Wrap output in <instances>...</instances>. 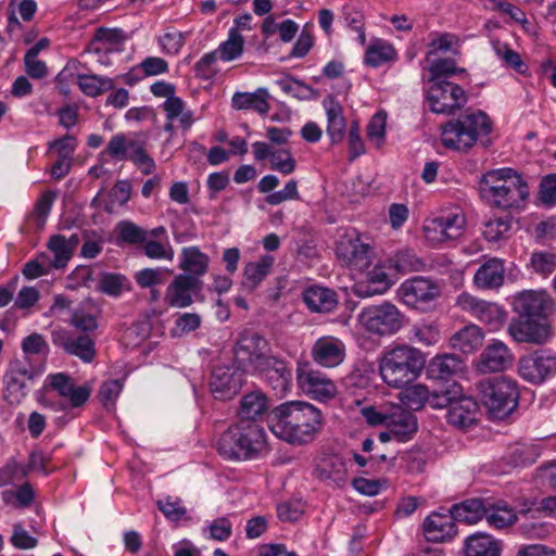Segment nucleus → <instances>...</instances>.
<instances>
[{
    "mask_svg": "<svg viewBox=\"0 0 556 556\" xmlns=\"http://www.w3.org/2000/svg\"><path fill=\"white\" fill-rule=\"evenodd\" d=\"M270 430L279 439L295 445L312 442L324 427L323 412L305 401H288L270 413Z\"/></svg>",
    "mask_w": 556,
    "mask_h": 556,
    "instance_id": "f257e3e1",
    "label": "nucleus"
},
{
    "mask_svg": "<svg viewBox=\"0 0 556 556\" xmlns=\"http://www.w3.org/2000/svg\"><path fill=\"white\" fill-rule=\"evenodd\" d=\"M480 198L491 207L519 208L529 197V186L513 168L491 169L483 174L478 186Z\"/></svg>",
    "mask_w": 556,
    "mask_h": 556,
    "instance_id": "f03ea898",
    "label": "nucleus"
},
{
    "mask_svg": "<svg viewBox=\"0 0 556 556\" xmlns=\"http://www.w3.org/2000/svg\"><path fill=\"white\" fill-rule=\"evenodd\" d=\"M215 447L228 460L257 458L267 448L266 432L254 420L239 419L220 434Z\"/></svg>",
    "mask_w": 556,
    "mask_h": 556,
    "instance_id": "7ed1b4c3",
    "label": "nucleus"
},
{
    "mask_svg": "<svg viewBox=\"0 0 556 556\" xmlns=\"http://www.w3.org/2000/svg\"><path fill=\"white\" fill-rule=\"evenodd\" d=\"M425 365V354L403 343L383 352L379 362V372L389 387L402 389L418 378Z\"/></svg>",
    "mask_w": 556,
    "mask_h": 556,
    "instance_id": "20e7f679",
    "label": "nucleus"
},
{
    "mask_svg": "<svg viewBox=\"0 0 556 556\" xmlns=\"http://www.w3.org/2000/svg\"><path fill=\"white\" fill-rule=\"evenodd\" d=\"M492 130L490 117L482 111L465 114L441 126L442 144L459 152H466Z\"/></svg>",
    "mask_w": 556,
    "mask_h": 556,
    "instance_id": "39448f33",
    "label": "nucleus"
},
{
    "mask_svg": "<svg viewBox=\"0 0 556 556\" xmlns=\"http://www.w3.org/2000/svg\"><path fill=\"white\" fill-rule=\"evenodd\" d=\"M482 405L490 418L504 419L517 407L519 391L516 381L501 376L485 378L477 383Z\"/></svg>",
    "mask_w": 556,
    "mask_h": 556,
    "instance_id": "423d86ee",
    "label": "nucleus"
},
{
    "mask_svg": "<svg viewBox=\"0 0 556 556\" xmlns=\"http://www.w3.org/2000/svg\"><path fill=\"white\" fill-rule=\"evenodd\" d=\"M268 340L253 329L240 331L232 345V361L242 374L256 375L271 355Z\"/></svg>",
    "mask_w": 556,
    "mask_h": 556,
    "instance_id": "0eeeda50",
    "label": "nucleus"
},
{
    "mask_svg": "<svg viewBox=\"0 0 556 556\" xmlns=\"http://www.w3.org/2000/svg\"><path fill=\"white\" fill-rule=\"evenodd\" d=\"M358 318L367 332L379 337L395 334L405 324V315L390 302L363 308Z\"/></svg>",
    "mask_w": 556,
    "mask_h": 556,
    "instance_id": "6e6552de",
    "label": "nucleus"
},
{
    "mask_svg": "<svg viewBox=\"0 0 556 556\" xmlns=\"http://www.w3.org/2000/svg\"><path fill=\"white\" fill-rule=\"evenodd\" d=\"M101 154H108L115 161H130L143 175H150L156 168L154 160L147 152L146 141L128 138L123 132L112 136Z\"/></svg>",
    "mask_w": 556,
    "mask_h": 556,
    "instance_id": "1a4fd4ad",
    "label": "nucleus"
},
{
    "mask_svg": "<svg viewBox=\"0 0 556 556\" xmlns=\"http://www.w3.org/2000/svg\"><path fill=\"white\" fill-rule=\"evenodd\" d=\"M426 99L431 112L445 115H454L468 100L465 90L448 80H429Z\"/></svg>",
    "mask_w": 556,
    "mask_h": 556,
    "instance_id": "9d476101",
    "label": "nucleus"
},
{
    "mask_svg": "<svg viewBox=\"0 0 556 556\" xmlns=\"http://www.w3.org/2000/svg\"><path fill=\"white\" fill-rule=\"evenodd\" d=\"M50 336L52 344L66 355L77 357L87 364L96 358V340L91 334L56 326L51 329Z\"/></svg>",
    "mask_w": 556,
    "mask_h": 556,
    "instance_id": "9b49d317",
    "label": "nucleus"
},
{
    "mask_svg": "<svg viewBox=\"0 0 556 556\" xmlns=\"http://www.w3.org/2000/svg\"><path fill=\"white\" fill-rule=\"evenodd\" d=\"M397 295L406 306L427 311L440 298L441 286L430 278L416 276L401 283Z\"/></svg>",
    "mask_w": 556,
    "mask_h": 556,
    "instance_id": "f8f14e48",
    "label": "nucleus"
},
{
    "mask_svg": "<svg viewBox=\"0 0 556 556\" xmlns=\"http://www.w3.org/2000/svg\"><path fill=\"white\" fill-rule=\"evenodd\" d=\"M518 374L527 382L542 384L556 375V354L540 349L522 355L518 361Z\"/></svg>",
    "mask_w": 556,
    "mask_h": 556,
    "instance_id": "ddd939ff",
    "label": "nucleus"
},
{
    "mask_svg": "<svg viewBox=\"0 0 556 556\" xmlns=\"http://www.w3.org/2000/svg\"><path fill=\"white\" fill-rule=\"evenodd\" d=\"M371 254L370 244L365 242L363 236L355 229L340 236L336 244L338 260L343 265L355 269L368 268L371 264Z\"/></svg>",
    "mask_w": 556,
    "mask_h": 556,
    "instance_id": "4468645a",
    "label": "nucleus"
},
{
    "mask_svg": "<svg viewBox=\"0 0 556 556\" xmlns=\"http://www.w3.org/2000/svg\"><path fill=\"white\" fill-rule=\"evenodd\" d=\"M466 218L463 213L450 212L427 218L422 231L427 242L433 247L456 240L463 236Z\"/></svg>",
    "mask_w": 556,
    "mask_h": 556,
    "instance_id": "2eb2a0df",
    "label": "nucleus"
},
{
    "mask_svg": "<svg viewBox=\"0 0 556 556\" xmlns=\"http://www.w3.org/2000/svg\"><path fill=\"white\" fill-rule=\"evenodd\" d=\"M511 305L518 317L546 321L554 311L555 301L544 290H525L514 296Z\"/></svg>",
    "mask_w": 556,
    "mask_h": 556,
    "instance_id": "dca6fc26",
    "label": "nucleus"
},
{
    "mask_svg": "<svg viewBox=\"0 0 556 556\" xmlns=\"http://www.w3.org/2000/svg\"><path fill=\"white\" fill-rule=\"evenodd\" d=\"M42 370L31 367L21 359L10 362L4 374V397L10 404H18L28 392L27 381H33Z\"/></svg>",
    "mask_w": 556,
    "mask_h": 556,
    "instance_id": "f3484780",
    "label": "nucleus"
},
{
    "mask_svg": "<svg viewBox=\"0 0 556 556\" xmlns=\"http://www.w3.org/2000/svg\"><path fill=\"white\" fill-rule=\"evenodd\" d=\"M296 382L299 388L309 399L326 403L336 397V383L324 372L313 368H298Z\"/></svg>",
    "mask_w": 556,
    "mask_h": 556,
    "instance_id": "a211bd4d",
    "label": "nucleus"
},
{
    "mask_svg": "<svg viewBox=\"0 0 556 556\" xmlns=\"http://www.w3.org/2000/svg\"><path fill=\"white\" fill-rule=\"evenodd\" d=\"M507 332L517 343L543 345L551 338V327L546 321L518 316L510 321Z\"/></svg>",
    "mask_w": 556,
    "mask_h": 556,
    "instance_id": "6ab92c4d",
    "label": "nucleus"
},
{
    "mask_svg": "<svg viewBox=\"0 0 556 556\" xmlns=\"http://www.w3.org/2000/svg\"><path fill=\"white\" fill-rule=\"evenodd\" d=\"M256 375L265 378L268 386L279 396L286 395L292 386V368L290 364L280 356L271 354Z\"/></svg>",
    "mask_w": 556,
    "mask_h": 556,
    "instance_id": "aec40b11",
    "label": "nucleus"
},
{
    "mask_svg": "<svg viewBox=\"0 0 556 556\" xmlns=\"http://www.w3.org/2000/svg\"><path fill=\"white\" fill-rule=\"evenodd\" d=\"M203 282L195 276L179 274L167 286L164 301L168 306L184 308L192 304V294L202 290Z\"/></svg>",
    "mask_w": 556,
    "mask_h": 556,
    "instance_id": "412c9836",
    "label": "nucleus"
},
{
    "mask_svg": "<svg viewBox=\"0 0 556 556\" xmlns=\"http://www.w3.org/2000/svg\"><path fill=\"white\" fill-rule=\"evenodd\" d=\"M311 356L312 359L321 367H337L345 358V344L337 337H321L313 344Z\"/></svg>",
    "mask_w": 556,
    "mask_h": 556,
    "instance_id": "4be33fe9",
    "label": "nucleus"
},
{
    "mask_svg": "<svg viewBox=\"0 0 556 556\" xmlns=\"http://www.w3.org/2000/svg\"><path fill=\"white\" fill-rule=\"evenodd\" d=\"M208 386L215 399H231L242 386V374L229 366H216L212 370Z\"/></svg>",
    "mask_w": 556,
    "mask_h": 556,
    "instance_id": "5701e85b",
    "label": "nucleus"
},
{
    "mask_svg": "<svg viewBox=\"0 0 556 556\" xmlns=\"http://www.w3.org/2000/svg\"><path fill=\"white\" fill-rule=\"evenodd\" d=\"M456 521L452 509L445 513H432L422 525L425 538L434 543L452 540L457 534Z\"/></svg>",
    "mask_w": 556,
    "mask_h": 556,
    "instance_id": "b1692460",
    "label": "nucleus"
},
{
    "mask_svg": "<svg viewBox=\"0 0 556 556\" xmlns=\"http://www.w3.org/2000/svg\"><path fill=\"white\" fill-rule=\"evenodd\" d=\"M386 428L393 432V438L399 442H405L417 431L415 415L401 405L388 406Z\"/></svg>",
    "mask_w": 556,
    "mask_h": 556,
    "instance_id": "393cba45",
    "label": "nucleus"
},
{
    "mask_svg": "<svg viewBox=\"0 0 556 556\" xmlns=\"http://www.w3.org/2000/svg\"><path fill=\"white\" fill-rule=\"evenodd\" d=\"M314 476L328 484L342 486L346 481V464L342 456L329 454L320 457L314 468Z\"/></svg>",
    "mask_w": 556,
    "mask_h": 556,
    "instance_id": "a878e982",
    "label": "nucleus"
},
{
    "mask_svg": "<svg viewBox=\"0 0 556 556\" xmlns=\"http://www.w3.org/2000/svg\"><path fill=\"white\" fill-rule=\"evenodd\" d=\"M514 354L508 346L500 341L492 340L480 355V369L482 371H503L511 366Z\"/></svg>",
    "mask_w": 556,
    "mask_h": 556,
    "instance_id": "bb28decb",
    "label": "nucleus"
},
{
    "mask_svg": "<svg viewBox=\"0 0 556 556\" xmlns=\"http://www.w3.org/2000/svg\"><path fill=\"white\" fill-rule=\"evenodd\" d=\"M480 407L476 400L471 396L460 395L454 402L452 409L447 410V422L458 429H468L476 425L479 420Z\"/></svg>",
    "mask_w": 556,
    "mask_h": 556,
    "instance_id": "cd10ccee",
    "label": "nucleus"
},
{
    "mask_svg": "<svg viewBox=\"0 0 556 556\" xmlns=\"http://www.w3.org/2000/svg\"><path fill=\"white\" fill-rule=\"evenodd\" d=\"M505 280V262L498 257L485 260L473 276L478 289L491 290L503 286Z\"/></svg>",
    "mask_w": 556,
    "mask_h": 556,
    "instance_id": "c85d7f7f",
    "label": "nucleus"
},
{
    "mask_svg": "<svg viewBox=\"0 0 556 556\" xmlns=\"http://www.w3.org/2000/svg\"><path fill=\"white\" fill-rule=\"evenodd\" d=\"M323 106L327 116V134L332 144L341 142L346 132V119L343 108L339 101L329 94L323 100Z\"/></svg>",
    "mask_w": 556,
    "mask_h": 556,
    "instance_id": "c756f323",
    "label": "nucleus"
},
{
    "mask_svg": "<svg viewBox=\"0 0 556 556\" xmlns=\"http://www.w3.org/2000/svg\"><path fill=\"white\" fill-rule=\"evenodd\" d=\"M303 301L312 312L330 313L338 305V294L326 287L311 286L305 289Z\"/></svg>",
    "mask_w": 556,
    "mask_h": 556,
    "instance_id": "7c9ffc66",
    "label": "nucleus"
},
{
    "mask_svg": "<svg viewBox=\"0 0 556 556\" xmlns=\"http://www.w3.org/2000/svg\"><path fill=\"white\" fill-rule=\"evenodd\" d=\"M269 409V401L264 392L255 390L247 393L240 401L239 419L257 422Z\"/></svg>",
    "mask_w": 556,
    "mask_h": 556,
    "instance_id": "2f4dec72",
    "label": "nucleus"
},
{
    "mask_svg": "<svg viewBox=\"0 0 556 556\" xmlns=\"http://www.w3.org/2000/svg\"><path fill=\"white\" fill-rule=\"evenodd\" d=\"M501 552V542L486 533L477 532L465 540V556H500Z\"/></svg>",
    "mask_w": 556,
    "mask_h": 556,
    "instance_id": "473e14b6",
    "label": "nucleus"
},
{
    "mask_svg": "<svg viewBox=\"0 0 556 556\" xmlns=\"http://www.w3.org/2000/svg\"><path fill=\"white\" fill-rule=\"evenodd\" d=\"M463 369V361L455 354L434 356L428 367V377L434 380H448Z\"/></svg>",
    "mask_w": 556,
    "mask_h": 556,
    "instance_id": "72a5a7b5",
    "label": "nucleus"
},
{
    "mask_svg": "<svg viewBox=\"0 0 556 556\" xmlns=\"http://www.w3.org/2000/svg\"><path fill=\"white\" fill-rule=\"evenodd\" d=\"M100 311L90 300L83 302L72 313L70 324L79 332L88 333L96 331L99 327Z\"/></svg>",
    "mask_w": 556,
    "mask_h": 556,
    "instance_id": "f704fd0d",
    "label": "nucleus"
},
{
    "mask_svg": "<svg viewBox=\"0 0 556 556\" xmlns=\"http://www.w3.org/2000/svg\"><path fill=\"white\" fill-rule=\"evenodd\" d=\"M269 93L265 88H258L254 92H236L231 99L235 110H253L260 114H267L270 106Z\"/></svg>",
    "mask_w": 556,
    "mask_h": 556,
    "instance_id": "c9c22d12",
    "label": "nucleus"
},
{
    "mask_svg": "<svg viewBox=\"0 0 556 556\" xmlns=\"http://www.w3.org/2000/svg\"><path fill=\"white\" fill-rule=\"evenodd\" d=\"M274 263L275 257L268 254L262 255L256 262L248 263L243 270V287L250 291L255 290L269 275Z\"/></svg>",
    "mask_w": 556,
    "mask_h": 556,
    "instance_id": "e433bc0d",
    "label": "nucleus"
},
{
    "mask_svg": "<svg viewBox=\"0 0 556 556\" xmlns=\"http://www.w3.org/2000/svg\"><path fill=\"white\" fill-rule=\"evenodd\" d=\"M208 256L198 247L184 248L179 267L187 276H195L200 279L208 269Z\"/></svg>",
    "mask_w": 556,
    "mask_h": 556,
    "instance_id": "4c0bfd02",
    "label": "nucleus"
},
{
    "mask_svg": "<svg viewBox=\"0 0 556 556\" xmlns=\"http://www.w3.org/2000/svg\"><path fill=\"white\" fill-rule=\"evenodd\" d=\"M483 332L476 325H469L457 331L451 338V345L465 354H470L482 346Z\"/></svg>",
    "mask_w": 556,
    "mask_h": 556,
    "instance_id": "58836bf2",
    "label": "nucleus"
},
{
    "mask_svg": "<svg viewBox=\"0 0 556 556\" xmlns=\"http://www.w3.org/2000/svg\"><path fill=\"white\" fill-rule=\"evenodd\" d=\"M457 521L473 525L485 518L486 503L480 498H470L452 506Z\"/></svg>",
    "mask_w": 556,
    "mask_h": 556,
    "instance_id": "ea45409f",
    "label": "nucleus"
},
{
    "mask_svg": "<svg viewBox=\"0 0 556 556\" xmlns=\"http://www.w3.org/2000/svg\"><path fill=\"white\" fill-rule=\"evenodd\" d=\"M485 519L488 523L496 529H504L517 520L515 510L504 501L486 503Z\"/></svg>",
    "mask_w": 556,
    "mask_h": 556,
    "instance_id": "a19ab883",
    "label": "nucleus"
},
{
    "mask_svg": "<svg viewBox=\"0 0 556 556\" xmlns=\"http://www.w3.org/2000/svg\"><path fill=\"white\" fill-rule=\"evenodd\" d=\"M77 84L84 94L92 98L99 97L114 88L112 78L96 74H78Z\"/></svg>",
    "mask_w": 556,
    "mask_h": 556,
    "instance_id": "79ce46f5",
    "label": "nucleus"
},
{
    "mask_svg": "<svg viewBox=\"0 0 556 556\" xmlns=\"http://www.w3.org/2000/svg\"><path fill=\"white\" fill-rule=\"evenodd\" d=\"M396 59V52L392 45L378 40L371 43L365 52L364 62L370 67H379Z\"/></svg>",
    "mask_w": 556,
    "mask_h": 556,
    "instance_id": "37998d69",
    "label": "nucleus"
},
{
    "mask_svg": "<svg viewBox=\"0 0 556 556\" xmlns=\"http://www.w3.org/2000/svg\"><path fill=\"white\" fill-rule=\"evenodd\" d=\"M117 232L115 242L123 244H141L148 239L149 232L130 220H121L115 226Z\"/></svg>",
    "mask_w": 556,
    "mask_h": 556,
    "instance_id": "c03bdc74",
    "label": "nucleus"
},
{
    "mask_svg": "<svg viewBox=\"0 0 556 556\" xmlns=\"http://www.w3.org/2000/svg\"><path fill=\"white\" fill-rule=\"evenodd\" d=\"M463 394V389L458 383H452L444 390L430 391L428 405L433 409L447 408L452 409L454 402H456Z\"/></svg>",
    "mask_w": 556,
    "mask_h": 556,
    "instance_id": "a18cd8bd",
    "label": "nucleus"
},
{
    "mask_svg": "<svg viewBox=\"0 0 556 556\" xmlns=\"http://www.w3.org/2000/svg\"><path fill=\"white\" fill-rule=\"evenodd\" d=\"M390 263L399 273L420 271L425 268V262L412 249L396 251L390 257Z\"/></svg>",
    "mask_w": 556,
    "mask_h": 556,
    "instance_id": "49530a36",
    "label": "nucleus"
},
{
    "mask_svg": "<svg viewBox=\"0 0 556 556\" xmlns=\"http://www.w3.org/2000/svg\"><path fill=\"white\" fill-rule=\"evenodd\" d=\"M511 217H491L484 223L483 237L489 242H497L508 238L511 229Z\"/></svg>",
    "mask_w": 556,
    "mask_h": 556,
    "instance_id": "de8ad7c7",
    "label": "nucleus"
},
{
    "mask_svg": "<svg viewBox=\"0 0 556 556\" xmlns=\"http://www.w3.org/2000/svg\"><path fill=\"white\" fill-rule=\"evenodd\" d=\"M244 48V38L236 28H230L228 39L218 47L219 58L225 61H233L242 55Z\"/></svg>",
    "mask_w": 556,
    "mask_h": 556,
    "instance_id": "09e8293b",
    "label": "nucleus"
},
{
    "mask_svg": "<svg viewBox=\"0 0 556 556\" xmlns=\"http://www.w3.org/2000/svg\"><path fill=\"white\" fill-rule=\"evenodd\" d=\"M172 274L173 271L165 267L143 268L135 274L134 279L140 288L147 289L165 283Z\"/></svg>",
    "mask_w": 556,
    "mask_h": 556,
    "instance_id": "8fccbe9b",
    "label": "nucleus"
},
{
    "mask_svg": "<svg viewBox=\"0 0 556 556\" xmlns=\"http://www.w3.org/2000/svg\"><path fill=\"white\" fill-rule=\"evenodd\" d=\"M49 250L53 253V260L51 265L54 268H63L67 265L72 258L71 247L68 245L66 238L62 235H54L48 242Z\"/></svg>",
    "mask_w": 556,
    "mask_h": 556,
    "instance_id": "3c124183",
    "label": "nucleus"
},
{
    "mask_svg": "<svg viewBox=\"0 0 556 556\" xmlns=\"http://www.w3.org/2000/svg\"><path fill=\"white\" fill-rule=\"evenodd\" d=\"M131 195V185L128 180H118L109 193V202L104 206L106 213H113L116 205L123 206Z\"/></svg>",
    "mask_w": 556,
    "mask_h": 556,
    "instance_id": "603ef678",
    "label": "nucleus"
},
{
    "mask_svg": "<svg viewBox=\"0 0 556 556\" xmlns=\"http://www.w3.org/2000/svg\"><path fill=\"white\" fill-rule=\"evenodd\" d=\"M532 270L546 278L556 269V254L549 252H533L530 258Z\"/></svg>",
    "mask_w": 556,
    "mask_h": 556,
    "instance_id": "864d4df0",
    "label": "nucleus"
},
{
    "mask_svg": "<svg viewBox=\"0 0 556 556\" xmlns=\"http://www.w3.org/2000/svg\"><path fill=\"white\" fill-rule=\"evenodd\" d=\"M476 317L495 330L503 325L506 312L495 303L485 302Z\"/></svg>",
    "mask_w": 556,
    "mask_h": 556,
    "instance_id": "5fc2aeb1",
    "label": "nucleus"
},
{
    "mask_svg": "<svg viewBox=\"0 0 556 556\" xmlns=\"http://www.w3.org/2000/svg\"><path fill=\"white\" fill-rule=\"evenodd\" d=\"M430 81L447 80L446 76L465 73V68H458L453 59H439L430 67Z\"/></svg>",
    "mask_w": 556,
    "mask_h": 556,
    "instance_id": "6e6d98bb",
    "label": "nucleus"
},
{
    "mask_svg": "<svg viewBox=\"0 0 556 556\" xmlns=\"http://www.w3.org/2000/svg\"><path fill=\"white\" fill-rule=\"evenodd\" d=\"M125 281L126 277L122 274L104 273L99 280L98 290L106 295L117 298L123 293Z\"/></svg>",
    "mask_w": 556,
    "mask_h": 556,
    "instance_id": "4d7b16f0",
    "label": "nucleus"
},
{
    "mask_svg": "<svg viewBox=\"0 0 556 556\" xmlns=\"http://www.w3.org/2000/svg\"><path fill=\"white\" fill-rule=\"evenodd\" d=\"M21 348L26 355H42L46 357L50 352L45 337L38 332H33L25 337L22 341Z\"/></svg>",
    "mask_w": 556,
    "mask_h": 556,
    "instance_id": "13d9d810",
    "label": "nucleus"
},
{
    "mask_svg": "<svg viewBox=\"0 0 556 556\" xmlns=\"http://www.w3.org/2000/svg\"><path fill=\"white\" fill-rule=\"evenodd\" d=\"M157 507L167 519L173 521L181 520L187 514V509L178 497L167 496L164 500H160L157 501Z\"/></svg>",
    "mask_w": 556,
    "mask_h": 556,
    "instance_id": "bf43d9fd",
    "label": "nucleus"
},
{
    "mask_svg": "<svg viewBox=\"0 0 556 556\" xmlns=\"http://www.w3.org/2000/svg\"><path fill=\"white\" fill-rule=\"evenodd\" d=\"M122 391V384L118 380H109L102 383L99 390V400L106 410L111 412L115 407V401Z\"/></svg>",
    "mask_w": 556,
    "mask_h": 556,
    "instance_id": "052dcab7",
    "label": "nucleus"
},
{
    "mask_svg": "<svg viewBox=\"0 0 556 556\" xmlns=\"http://www.w3.org/2000/svg\"><path fill=\"white\" fill-rule=\"evenodd\" d=\"M289 200H300L298 182L294 179H290L282 190L269 193L265 198V202L269 205H278Z\"/></svg>",
    "mask_w": 556,
    "mask_h": 556,
    "instance_id": "680f3d73",
    "label": "nucleus"
},
{
    "mask_svg": "<svg viewBox=\"0 0 556 556\" xmlns=\"http://www.w3.org/2000/svg\"><path fill=\"white\" fill-rule=\"evenodd\" d=\"M269 162L273 170L289 175L295 169V161L288 150L274 151Z\"/></svg>",
    "mask_w": 556,
    "mask_h": 556,
    "instance_id": "e2e57ef3",
    "label": "nucleus"
},
{
    "mask_svg": "<svg viewBox=\"0 0 556 556\" xmlns=\"http://www.w3.org/2000/svg\"><path fill=\"white\" fill-rule=\"evenodd\" d=\"M430 390L424 384H415L405 391L406 404L413 409L428 405Z\"/></svg>",
    "mask_w": 556,
    "mask_h": 556,
    "instance_id": "0e129e2a",
    "label": "nucleus"
},
{
    "mask_svg": "<svg viewBox=\"0 0 556 556\" xmlns=\"http://www.w3.org/2000/svg\"><path fill=\"white\" fill-rule=\"evenodd\" d=\"M349 144V161L353 162L365 153V143L359 135V125L357 122H352L348 136Z\"/></svg>",
    "mask_w": 556,
    "mask_h": 556,
    "instance_id": "69168bd1",
    "label": "nucleus"
},
{
    "mask_svg": "<svg viewBox=\"0 0 556 556\" xmlns=\"http://www.w3.org/2000/svg\"><path fill=\"white\" fill-rule=\"evenodd\" d=\"M412 340H415L424 345H433L440 339L439 330L431 325L414 326L412 329Z\"/></svg>",
    "mask_w": 556,
    "mask_h": 556,
    "instance_id": "338daca9",
    "label": "nucleus"
},
{
    "mask_svg": "<svg viewBox=\"0 0 556 556\" xmlns=\"http://www.w3.org/2000/svg\"><path fill=\"white\" fill-rule=\"evenodd\" d=\"M281 90L299 99H308L314 89L295 78L281 79L278 81Z\"/></svg>",
    "mask_w": 556,
    "mask_h": 556,
    "instance_id": "774afa93",
    "label": "nucleus"
}]
</instances>
